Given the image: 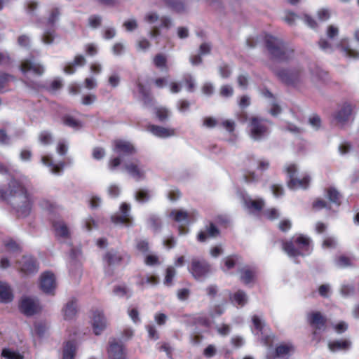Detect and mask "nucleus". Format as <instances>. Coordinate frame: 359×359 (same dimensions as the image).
I'll list each match as a JSON object with an SVG mask.
<instances>
[{"instance_id": "nucleus-17", "label": "nucleus", "mask_w": 359, "mask_h": 359, "mask_svg": "<svg viewBox=\"0 0 359 359\" xmlns=\"http://www.w3.org/2000/svg\"><path fill=\"white\" fill-rule=\"evenodd\" d=\"M20 311L27 316H32L41 311L38 301L30 297H24L19 304Z\"/></svg>"}, {"instance_id": "nucleus-7", "label": "nucleus", "mask_w": 359, "mask_h": 359, "mask_svg": "<svg viewBox=\"0 0 359 359\" xmlns=\"http://www.w3.org/2000/svg\"><path fill=\"white\" fill-rule=\"evenodd\" d=\"M307 321L314 330L312 332V339L319 343L321 340V336L318 332V330H325L326 328L327 318L320 311H312L307 314Z\"/></svg>"}, {"instance_id": "nucleus-5", "label": "nucleus", "mask_w": 359, "mask_h": 359, "mask_svg": "<svg viewBox=\"0 0 359 359\" xmlns=\"http://www.w3.org/2000/svg\"><path fill=\"white\" fill-rule=\"evenodd\" d=\"M266 123L271 124L269 120L252 116L249 120L250 135L255 140H261L269 133V126Z\"/></svg>"}, {"instance_id": "nucleus-63", "label": "nucleus", "mask_w": 359, "mask_h": 359, "mask_svg": "<svg viewBox=\"0 0 359 359\" xmlns=\"http://www.w3.org/2000/svg\"><path fill=\"white\" fill-rule=\"evenodd\" d=\"M233 90L231 86L229 85H224L220 88V95L222 97H228L232 96Z\"/></svg>"}, {"instance_id": "nucleus-59", "label": "nucleus", "mask_w": 359, "mask_h": 359, "mask_svg": "<svg viewBox=\"0 0 359 359\" xmlns=\"http://www.w3.org/2000/svg\"><path fill=\"white\" fill-rule=\"evenodd\" d=\"M238 259L236 255L228 256L224 259V265L227 269H233L236 265V261Z\"/></svg>"}, {"instance_id": "nucleus-3", "label": "nucleus", "mask_w": 359, "mask_h": 359, "mask_svg": "<svg viewBox=\"0 0 359 359\" xmlns=\"http://www.w3.org/2000/svg\"><path fill=\"white\" fill-rule=\"evenodd\" d=\"M113 151L118 156L109 159L108 168L111 170H114L121 165V157L133 156L137 153V149L132 142L118 139L113 142Z\"/></svg>"}, {"instance_id": "nucleus-4", "label": "nucleus", "mask_w": 359, "mask_h": 359, "mask_svg": "<svg viewBox=\"0 0 359 359\" xmlns=\"http://www.w3.org/2000/svg\"><path fill=\"white\" fill-rule=\"evenodd\" d=\"M310 242L309 238L300 235L294 242L282 241V248L290 257L304 256L310 252Z\"/></svg>"}, {"instance_id": "nucleus-62", "label": "nucleus", "mask_w": 359, "mask_h": 359, "mask_svg": "<svg viewBox=\"0 0 359 359\" xmlns=\"http://www.w3.org/2000/svg\"><path fill=\"white\" fill-rule=\"evenodd\" d=\"M92 156L94 159L100 160L105 156V151L102 147H95L93 150Z\"/></svg>"}, {"instance_id": "nucleus-40", "label": "nucleus", "mask_w": 359, "mask_h": 359, "mask_svg": "<svg viewBox=\"0 0 359 359\" xmlns=\"http://www.w3.org/2000/svg\"><path fill=\"white\" fill-rule=\"evenodd\" d=\"M15 76L11 74L0 72V93L3 92L4 88L7 86L11 80H15Z\"/></svg>"}, {"instance_id": "nucleus-50", "label": "nucleus", "mask_w": 359, "mask_h": 359, "mask_svg": "<svg viewBox=\"0 0 359 359\" xmlns=\"http://www.w3.org/2000/svg\"><path fill=\"white\" fill-rule=\"evenodd\" d=\"M102 24V17L97 15H92L88 18V25L91 28L97 29Z\"/></svg>"}, {"instance_id": "nucleus-47", "label": "nucleus", "mask_w": 359, "mask_h": 359, "mask_svg": "<svg viewBox=\"0 0 359 359\" xmlns=\"http://www.w3.org/2000/svg\"><path fill=\"white\" fill-rule=\"evenodd\" d=\"M13 63V59L7 52H0V66L6 67H11Z\"/></svg>"}, {"instance_id": "nucleus-20", "label": "nucleus", "mask_w": 359, "mask_h": 359, "mask_svg": "<svg viewBox=\"0 0 359 359\" xmlns=\"http://www.w3.org/2000/svg\"><path fill=\"white\" fill-rule=\"evenodd\" d=\"M107 320L101 311L95 310L93 314V328L96 335L100 333L106 328Z\"/></svg>"}, {"instance_id": "nucleus-29", "label": "nucleus", "mask_w": 359, "mask_h": 359, "mask_svg": "<svg viewBox=\"0 0 359 359\" xmlns=\"http://www.w3.org/2000/svg\"><path fill=\"white\" fill-rule=\"evenodd\" d=\"M76 346L74 341H68L64 346L62 359H74Z\"/></svg>"}, {"instance_id": "nucleus-28", "label": "nucleus", "mask_w": 359, "mask_h": 359, "mask_svg": "<svg viewBox=\"0 0 359 359\" xmlns=\"http://www.w3.org/2000/svg\"><path fill=\"white\" fill-rule=\"evenodd\" d=\"M352 113L351 106L348 104H344L341 109L336 114L335 119L340 123L346 122Z\"/></svg>"}, {"instance_id": "nucleus-45", "label": "nucleus", "mask_w": 359, "mask_h": 359, "mask_svg": "<svg viewBox=\"0 0 359 359\" xmlns=\"http://www.w3.org/2000/svg\"><path fill=\"white\" fill-rule=\"evenodd\" d=\"M264 216L267 219L273 221L279 218L280 213L276 208H271L264 210Z\"/></svg>"}, {"instance_id": "nucleus-12", "label": "nucleus", "mask_w": 359, "mask_h": 359, "mask_svg": "<svg viewBox=\"0 0 359 359\" xmlns=\"http://www.w3.org/2000/svg\"><path fill=\"white\" fill-rule=\"evenodd\" d=\"M103 260L109 267H114L120 266L124 262L128 264L130 260V256L127 253L121 254L111 249L104 254Z\"/></svg>"}, {"instance_id": "nucleus-61", "label": "nucleus", "mask_w": 359, "mask_h": 359, "mask_svg": "<svg viewBox=\"0 0 359 359\" xmlns=\"http://www.w3.org/2000/svg\"><path fill=\"white\" fill-rule=\"evenodd\" d=\"M271 190L275 197H280L284 194V189L282 185L273 184L271 187Z\"/></svg>"}, {"instance_id": "nucleus-55", "label": "nucleus", "mask_w": 359, "mask_h": 359, "mask_svg": "<svg viewBox=\"0 0 359 359\" xmlns=\"http://www.w3.org/2000/svg\"><path fill=\"white\" fill-rule=\"evenodd\" d=\"M243 179L244 181L248 184L257 182L259 180L257 175L255 173V172H251L248 170L245 171L243 174Z\"/></svg>"}, {"instance_id": "nucleus-34", "label": "nucleus", "mask_w": 359, "mask_h": 359, "mask_svg": "<svg viewBox=\"0 0 359 359\" xmlns=\"http://www.w3.org/2000/svg\"><path fill=\"white\" fill-rule=\"evenodd\" d=\"M245 206L249 210H253L256 211H261L264 207V201L262 198L258 199H247L245 201Z\"/></svg>"}, {"instance_id": "nucleus-2", "label": "nucleus", "mask_w": 359, "mask_h": 359, "mask_svg": "<svg viewBox=\"0 0 359 359\" xmlns=\"http://www.w3.org/2000/svg\"><path fill=\"white\" fill-rule=\"evenodd\" d=\"M265 44L271 57L278 62H288L294 55V50L283 40L271 35L265 36Z\"/></svg>"}, {"instance_id": "nucleus-6", "label": "nucleus", "mask_w": 359, "mask_h": 359, "mask_svg": "<svg viewBox=\"0 0 359 359\" xmlns=\"http://www.w3.org/2000/svg\"><path fill=\"white\" fill-rule=\"evenodd\" d=\"M189 273L196 280H203L211 273V264L204 259L193 258L188 268Z\"/></svg>"}, {"instance_id": "nucleus-38", "label": "nucleus", "mask_w": 359, "mask_h": 359, "mask_svg": "<svg viewBox=\"0 0 359 359\" xmlns=\"http://www.w3.org/2000/svg\"><path fill=\"white\" fill-rule=\"evenodd\" d=\"M176 275V270L172 266L167 267L164 278V284L167 286L172 285L173 279Z\"/></svg>"}, {"instance_id": "nucleus-30", "label": "nucleus", "mask_w": 359, "mask_h": 359, "mask_svg": "<svg viewBox=\"0 0 359 359\" xmlns=\"http://www.w3.org/2000/svg\"><path fill=\"white\" fill-rule=\"evenodd\" d=\"M13 294L6 283H0V302L8 303L13 300Z\"/></svg>"}, {"instance_id": "nucleus-41", "label": "nucleus", "mask_w": 359, "mask_h": 359, "mask_svg": "<svg viewBox=\"0 0 359 359\" xmlns=\"http://www.w3.org/2000/svg\"><path fill=\"white\" fill-rule=\"evenodd\" d=\"M135 248L139 252L146 254L149 251V243L147 239L137 240Z\"/></svg>"}, {"instance_id": "nucleus-8", "label": "nucleus", "mask_w": 359, "mask_h": 359, "mask_svg": "<svg viewBox=\"0 0 359 359\" xmlns=\"http://www.w3.org/2000/svg\"><path fill=\"white\" fill-rule=\"evenodd\" d=\"M285 172L289 178L287 181V187L290 189H295L297 188H302L306 189L309 187L310 182L309 176H304L302 179L295 177V175L297 172V167L295 164L291 163L288 165L285 168Z\"/></svg>"}, {"instance_id": "nucleus-33", "label": "nucleus", "mask_w": 359, "mask_h": 359, "mask_svg": "<svg viewBox=\"0 0 359 359\" xmlns=\"http://www.w3.org/2000/svg\"><path fill=\"white\" fill-rule=\"evenodd\" d=\"M164 3L172 11L182 13L185 10V4L182 0H164Z\"/></svg>"}, {"instance_id": "nucleus-43", "label": "nucleus", "mask_w": 359, "mask_h": 359, "mask_svg": "<svg viewBox=\"0 0 359 359\" xmlns=\"http://www.w3.org/2000/svg\"><path fill=\"white\" fill-rule=\"evenodd\" d=\"M25 7L27 14L34 15L39 7V3L34 0H29L26 1Z\"/></svg>"}, {"instance_id": "nucleus-48", "label": "nucleus", "mask_w": 359, "mask_h": 359, "mask_svg": "<svg viewBox=\"0 0 359 359\" xmlns=\"http://www.w3.org/2000/svg\"><path fill=\"white\" fill-rule=\"evenodd\" d=\"M312 208L315 210H319L323 208L330 209L331 207L325 200L318 198L312 203Z\"/></svg>"}, {"instance_id": "nucleus-42", "label": "nucleus", "mask_w": 359, "mask_h": 359, "mask_svg": "<svg viewBox=\"0 0 359 359\" xmlns=\"http://www.w3.org/2000/svg\"><path fill=\"white\" fill-rule=\"evenodd\" d=\"M39 140L43 145H49L53 142V135L48 131H42L39 135Z\"/></svg>"}, {"instance_id": "nucleus-22", "label": "nucleus", "mask_w": 359, "mask_h": 359, "mask_svg": "<svg viewBox=\"0 0 359 359\" xmlns=\"http://www.w3.org/2000/svg\"><path fill=\"white\" fill-rule=\"evenodd\" d=\"M351 340L344 339L329 341L327 346L331 352L347 351L351 348Z\"/></svg>"}, {"instance_id": "nucleus-23", "label": "nucleus", "mask_w": 359, "mask_h": 359, "mask_svg": "<svg viewBox=\"0 0 359 359\" xmlns=\"http://www.w3.org/2000/svg\"><path fill=\"white\" fill-rule=\"evenodd\" d=\"M138 160L135 162H130L123 165L124 169L136 180H142L144 178V171L142 170L138 165Z\"/></svg>"}, {"instance_id": "nucleus-56", "label": "nucleus", "mask_w": 359, "mask_h": 359, "mask_svg": "<svg viewBox=\"0 0 359 359\" xmlns=\"http://www.w3.org/2000/svg\"><path fill=\"white\" fill-rule=\"evenodd\" d=\"M144 264L147 266H156L160 264L159 258L156 255H147L144 258Z\"/></svg>"}, {"instance_id": "nucleus-1", "label": "nucleus", "mask_w": 359, "mask_h": 359, "mask_svg": "<svg viewBox=\"0 0 359 359\" xmlns=\"http://www.w3.org/2000/svg\"><path fill=\"white\" fill-rule=\"evenodd\" d=\"M0 198L9 204L19 217H26L33 206L32 194L20 180L15 178L8 168L0 163Z\"/></svg>"}, {"instance_id": "nucleus-15", "label": "nucleus", "mask_w": 359, "mask_h": 359, "mask_svg": "<svg viewBox=\"0 0 359 359\" xmlns=\"http://www.w3.org/2000/svg\"><path fill=\"white\" fill-rule=\"evenodd\" d=\"M130 206L126 203H123L120 206L121 215H114L111 217V221L115 224H123L129 226L133 223V219L130 215Z\"/></svg>"}, {"instance_id": "nucleus-18", "label": "nucleus", "mask_w": 359, "mask_h": 359, "mask_svg": "<svg viewBox=\"0 0 359 359\" xmlns=\"http://www.w3.org/2000/svg\"><path fill=\"white\" fill-rule=\"evenodd\" d=\"M220 235V231L218 227L212 222H210L201 230L197 234V240L201 243L205 242L208 238H215Z\"/></svg>"}, {"instance_id": "nucleus-10", "label": "nucleus", "mask_w": 359, "mask_h": 359, "mask_svg": "<svg viewBox=\"0 0 359 359\" xmlns=\"http://www.w3.org/2000/svg\"><path fill=\"white\" fill-rule=\"evenodd\" d=\"M295 351V346L291 341L281 342L276 345L273 351L267 353L266 359L288 358Z\"/></svg>"}, {"instance_id": "nucleus-37", "label": "nucleus", "mask_w": 359, "mask_h": 359, "mask_svg": "<svg viewBox=\"0 0 359 359\" xmlns=\"http://www.w3.org/2000/svg\"><path fill=\"white\" fill-rule=\"evenodd\" d=\"M231 299L241 306H243L248 301L246 293L241 290L236 292L232 297H231Z\"/></svg>"}, {"instance_id": "nucleus-25", "label": "nucleus", "mask_w": 359, "mask_h": 359, "mask_svg": "<svg viewBox=\"0 0 359 359\" xmlns=\"http://www.w3.org/2000/svg\"><path fill=\"white\" fill-rule=\"evenodd\" d=\"M170 216L176 222H184L187 225L191 223V215L187 211L182 210H173L170 212Z\"/></svg>"}, {"instance_id": "nucleus-46", "label": "nucleus", "mask_w": 359, "mask_h": 359, "mask_svg": "<svg viewBox=\"0 0 359 359\" xmlns=\"http://www.w3.org/2000/svg\"><path fill=\"white\" fill-rule=\"evenodd\" d=\"M182 83L185 85L189 92H193L194 90L195 83L191 75L184 74L182 79Z\"/></svg>"}, {"instance_id": "nucleus-21", "label": "nucleus", "mask_w": 359, "mask_h": 359, "mask_svg": "<svg viewBox=\"0 0 359 359\" xmlns=\"http://www.w3.org/2000/svg\"><path fill=\"white\" fill-rule=\"evenodd\" d=\"M52 226L56 238L67 239L70 237V231L69 227L64 221H53Z\"/></svg>"}, {"instance_id": "nucleus-53", "label": "nucleus", "mask_w": 359, "mask_h": 359, "mask_svg": "<svg viewBox=\"0 0 359 359\" xmlns=\"http://www.w3.org/2000/svg\"><path fill=\"white\" fill-rule=\"evenodd\" d=\"M60 15V11L58 8H53L47 20L48 25H50L51 27H53L57 20Z\"/></svg>"}, {"instance_id": "nucleus-14", "label": "nucleus", "mask_w": 359, "mask_h": 359, "mask_svg": "<svg viewBox=\"0 0 359 359\" xmlns=\"http://www.w3.org/2000/svg\"><path fill=\"white\" fill-rule=\"evenodd\" d=\"M18 264V269L25 276L34 274L39 270V264L36 259L32 256H23Z\"/></svg>"}, {"instance_id": "nucleus-51", "label": "nucleus", "mask_w": 359, "mask_h": 359, "mask_svg": "<svg viewBox=\"0 0 359 359\" xmlns=\"http://www.w3.org/2000/svg\"><path fill=\"white\" fill-rule=\"evenodd\" d=\"M336 264L338 266L344 268L352 265L351 260L348 257L341 255L336 259Z\"/></svg>"}, {"instance_id": "nucleus-52", "label": "nucleus", "mask_w": 359, "mask_h": 359, "mask_svg": "<svg viewBox=\"0 0 359 359\" xmlns=\"http://www.w3.org/2000/svg\"><path fill=\"white\" fill-rule=\"evenodd\" d=\"M193 325H201L205 327H209L210 326V320L205 316H198L193 319Z\"/></svg>"}, {"instance_id": "nucleus-54", "label": "nucleus", "mask_w": 359, "mask_h": 359, "mask_svg": "<svg viewBox=\"0 0 359 359\" xmlns=\"http://www.w3.org/2000/svg\"><path fill=\"white\" fill-rule=\"evenodd\" d=\"M135 199L139 202H145L149 199V191L146 189H139L135 194Z\"/></svg>"}, {"instance_id": "nucleus-57", "label": "nucleus", "mask_w": 359, "mask_h": 359, "mask_svg": "<svg viewBox=\"0 0 359 359\" xmlns=\"http://www.w3.org/2000/svg\"><path fill=\"white\" fill-rule=\"evenodd\" d=\"M298 18L297 15L292 11H286L285 15L283 18V20L288 25H293L295 22L296 19Z\"/></svg>"}, {"instance_id": "nucleus-19", "label": "nucleus", "mask_w": 359, "mask_h": 359, "mask_svg": "<svg viewBox=\"0 0 359 359\" xmlns=\"http://www.w3.org/2000/svg\"><path fill=\"white\" fill-rule=\"evenodd\" d=\"M147 130L154 136L159 138H167L176 135L174 128H165L163 126L150 124L147 126Z\"/></svg>"}, {"instance_id": "nucleus-44", "label": "nucleus", "mask_w": 359, "mask_h": 359, "mask_svg": "<svg viewBox=\"0 0 359 359\" xmlns=\"http://www.w3.org/2000/svg\"><path fill=\"white\" fill-rule=\"evenodd\" d=\"M1 356L7 359H23L22 355L9 348H4L1 352Z\"/></svg>"}, {"instance_id": "nucleus-13", "label": "nucleus", "mask_w": 359, "mask_h": 359, "mask_svg": "<svg viewBox=\"0 0 359 359\" xmlns=\"http://www.w3.org/2000/svg\"><path fill=\"white\" fill-rule=\"evenodd\" d=\"M39 286L44 293L53 295L56 288L55 275L50 271L43 273L40 277Z\"/></svg>"}, {"instance_id": "nucleus-24", "label": "nucleus", "mask_w": 359, "mask_h": 359, "mask_svg": "<svg viewBox=\"0 0 359 359\" xmlns=\"http://www.w3.org/2000/svg\"><path fill=\"white\" fill-rule=\"evenodd\" d=\"M86 60L82 55H77L74 60L67 63L64 67V72L67 74H73L76 72V67H83L86 65Z\"/></svg>"}, {"instance_id": "nucleus-26", "label": "nucleus", "mask_w": 359, "mask_h": 359, "mask_svg": "<svg viewBox=\"0 0 359 359\" xmlns=\"http://www.w3.org/2000/svg\"><path fill=\"white\" fill-rule=\"evenodd\" d=\"M62 311L65 320L73 319L77 313L76 300L75 299H72L68 302Z\"/></svg>"}, {"instance_id": "nucleus-32", "label": "nucleus", "mask_w": 359, "mask_h": 359, "mask_svg": "<svg viewBox=\"0 0 359 359\" xmlns=\"http://www.w3.org/2000/svg\"><path fill=\"white\" fill-rule=\"evenodd\" d=\"M329 201L337 206L341 205V196L334 187H329L325 190Z\"/></svg>"}, {"instance_id": "nucleus-60", "label": "nucleus", "mask_w": 359, "mask_h": 359, "mask_svg": "<svg viewBox=\"0 0 359 359\" xmlns=\"http://www.w3.org/2000/svg\"><path fill=\"white\" fill-rule=\"evenodd\" d=\"M137 87L138 88L139 93L142 96L144 100L149 99L150 92L147 90L144 84L140 81L137 83Z\"/></svg>"}, {"instance_id": "nucleus-27", "label": "nucleus", "mask_w": 359, "mask_h": 359, "mask_svg": "<svg viewBox=\"0 0 359 359\" xmlns=\"http://www.w3.org/2000/svg\"><path fill=\"white\" fill-rule=\"evenodd\" d=\"M241 273V280L245 285L252 283L256 277L255 269L245 266L239 270Z\"/></svg>"}, {"instance_id": "nucleus-16", "label": "nucleus", "mask_w": 359, "mask_h": 359, "mask_svg": "<svg viewBox=\"0 0 359 359\" xmlns=\"http://www.w3.org/2000/svg\"><path fill=\"white\" fill-rule=\"evenodd\" d=\"M107 352L109 359L126 358V352L123 344L115 338L110 339Z\"/></svg>"}, {"instance_id": "nucleus-11", "label": "nucleus", "mask_w": 359, "mask_h": 359, "mask_svg": "<svg viewBox=\"0 0 359 359\" xmlns=\"http://www.w3.org/2000/svg\"><path fill=\"white\" fill-rule=\"evenodd\" d=\"M20 69L24 74L32 72L36 76H42L45 72L43 66L36 62L33 55L21 61Z\"/></svg>"}, {"instance_id": "nucleus-58", "label": "nucleus", "mask_w": 359, "mask_h": 359, "mask_svg": "<svg viewBox=\"0 0 359 359\" xmlns=\"http://www.w3.org/2000/svg\"><path fill=\"white\" fill-rule=\"evenodd\" d=\"M189 339L193 345H198L203 339V336L201 333L194 331L190 334Z\"/></svg>"}, {"instance_id": "nucleus-36", "label": "nucleus", "mask_w": 359, "mask_h": 359, "mask_svg": "<svg viewBox=\"0 0 359 359\" xmlns=\"http://www.w3.org/2000/svg\"><path fill=\"white\" fill-rule=\"evenodd\" d=\"M310 72L312 76L319 80L325 79L328 75L327 72L323 70L320 67L316 64H313L310 66Z\"/></svg>"}, {"instance_id": "nucleus-39", "label": "nucleus", "mask_w": 359, "mask_h": 359, "mask_svg": "<svg viewBox=\"0 0 359 359\" xmlns=\"http://www.w3.org/2000/svg\"><path fill=\"white\" fill-rule=\"evenodd\" d=\"M155 114L160 122H165L169 117L170 111L165 107H156L155 109Z\"/></svg>"}, {"instance_id": "nucleus-9", "label": "nucleus", "mask_w": 359, "mask_h": 359, "mask_svg": "<svg viewBox=\"0 0 359 359\" xmlns=\"http://www.w3.org/2000/svg\"><path fill=\"white\" fill-rule=\"evenodd\" d=\"M276 76L287 86H296L300 83L303 76L300 69H283L275 72Z\"/></svg>"}, {"instance_id": "nucleus-35", "label": "nucleus", "mask_w": 359, "mask_h": 359, "mask_svg": "<svg viewBox=\"0 0 359 359\" xmlns=\"http://www.w3.org/2000/svg\"><path fill=\"white\" fill-rule=\"evenodd\" d=\"M167 62V57L163 53H158L153 58V63L158 69L168 70Z\"/></svg>"}, {"instance_id": "nucleus-64", "label": "nucleus", "mask_w": 359, "mask_h": 359, "mask_svg": "<svg viewBox=\"0 0 359 359\" xmlns=\"http://www.w3.org/2000/svg\"><path fill=\"white\" fill-rule=\"evenodd\" d=\"M97 100V97L94 94H88L82 97L81 103L83 105H90Z\"/></svg>"}, {"instance_id": "nucleus-49", "label": "nucleus", "mask_w": 359, "mask_h": 359, "mask_svg": "<svg viewBox=\"0 0 359 359\" xmlns=\"http://www.w3.org/2000/svg\"><path fill=\"white\" fill-rule=\"evenodd\" d=\"M55 29L46 30L42 36V41L44 43L50 44L55 39Z\"/></svg>"}, {"instance_id": "nucleus-31", "label": "nucleus", "mask_w": 359, "mask_h": 359, "mask_svg": "<svg viewBox=\"0 0 359 359\" xmlns=\"http://www.w3.org/2000/svg\"><path fill=\"white\" fill-rule=\"evenodd\" d=\"M62 121L65 126L74 130H79L83 127V123L81 121L69 114L64 115L62 117Z\"/></svg>"}]
</instances>
